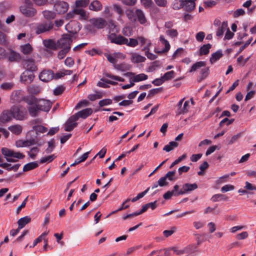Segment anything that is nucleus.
Segmentation results:
<instances>
[{
  "instance_id": "46",
  "label": "nucleus",
  "mask_w": 256,
  "mask_h": 256,
  "mask_svg": "<svg viewBox=\"0 0 256 256\" xmlns=\"http://www.w3.org/2000/svg\"><path fill=\"white\" fill-rule=\"evenodd\" d=\"M228 199V197L226 196L225 195L222 194H216L214 195L212 198L211 200L214 202H216L220 200H226Z\"/></svg>"
},
{
  "instance_id": "3",
  "label": "nucleus",
  "mask_w": 256,
  "mask_h": 256,
  "mask_svg": "<svg viewBox=\"0 0 256 256\" xmlns=\"http://www.w3.org/2000/svg\"><path fill=\"white\" fill-rule=\"evenodd\" d=\"M21 13L27 17H32L36 14V10L33 8V4L30 0H25L20 7Z\"/></svg>"
},
{
  "instance_id": "52",
  "label": "nucleus",
  "mask_w": 256,
  "mask_h": 256,
  "mask_svg": "<svg viewBox=\"0 0 256 256\" xmlns=\"http://www.w3.org/2000/svg\"><path fill=\"white\" fill-rule=\"evenodd\" d=\"M14 86L12 82H4L0 84V88L4 90H9L12 89Z\"/></svg>"
},
{
  "instance_id": "58",
  "label": "nucleus",
  "mask_w": 256,
  "mask_h": 256,
  "mask_svg": "<svg viewBox=\"0 0 256 256\" xmlns=\"http://www.w3.org/2000/svg\"><path fill=\"white\" fill-rule=\"evenodd\" d=\"M106 76L110 78V79H112V80H114L122 82L124 81V78H123L120 76H114V75L110 74H106Z\"/></svg>"
},
{
  "instance_id": "48",
  "label": "nucleus",
  "mask_w": 256,
  "mask_h": 256,
  "mask_svg": "<svg viewBox=\"0 0 256 256\" xmlns=\"http://www.w3.org/2000/svg\"><path fill=\"white\" fill-rule=\"evenodd\" d=\"M28 91L32 94H37L40 91V88L36 85H32L28 88Z\"/></svg>"
},
{
  "instance_id": "20",
  "label": "nucleus",
  "mask_w": 256,
  "mask_h": 256,
  "mask_svg": "<svg viewBox=\"0 0 256 256\" xmlns=\"http://www.w3.org/2000/svg\"><path fill=\"white\" fill-rule=\"evenodd\" d=\"M30 72L26 70L20 76V80L22 82L25 84L30 83L32 82L34 78V75L32 73H29Z\"/></svg>"
},
{
  "instance_id": "13",
  "label": "nucleus",
  "mask_w": 256,
  "mask_h": 256,
  "mask_svg": "<svg viewBox=\"0 0 256 256\" xmlns=\"http://www.w3.org/2000/svg\"><path fill=\"white\" fill-rule=\"evenodd\" d=\"M76 117H74L73 115L70 116L64 124V130L67 132L72 131L75 127L78 125V123L76 122Z\"/></svg>"
},
{
  "instance_id": "40",
  "label": "nucleus",
  "mask_w": 256,
  "mask_h": 256,
  "mask_svg": "<svg viewBox=\"0 0 256 256\" xmlns=\"http://www.w3.org/2000/svg\"><path fill=\"white\" fill-rule=\"evenodd\" d=\"M212 47V45L210 44H204L202 46L200 49V55H206L210 52V50Z\"/></svg>"
},
{
  "instance_id": "53",
  "label": "nucleus",
  "mask_w": 256,
  "mask_h": 256,
  "mask_svg": "<svg viewBox=\"0 0 256 256\" xmlns=\"http://www.w3.org/2000/svg\"><path fill=\"white\" fill-rule=\"evenodd\" d=\"M56 156L54 154H52L46 157H44L40 158V162L48 163L52 162Z\"/></svg>"
},
{
  "instance_id": "35",
  "label": "nucleus",
  "mask_w": 256,
  "mask_h": 256,
  "mask_svg": "<svg viewBox=\"0 0 256 256\" xmlns=\"http://www.w3.org/2000/svg\"><path fill=\"white\" fill-rule=\"evenodd\" d=\"M102 8V4L101 3L97 0H94L90 4L89 9L98 12L101 10Z\"/></svg>"
},
{
  "instance_id": "44",
  "label": "nucleus",
  "mask_w": 256,
  "mask_h": 256,
  "mask_svg": "<svg viewBox=\"0 0 256 256\" xmlns=\"http://www.w3.org/2000/svg\"><path fill=\"white\" fill-rule=\"evenodd\" d=\"M42 14L44 17L48 20H51L56 18V14L50 10L43 11Z\"/></svg>"
},
{
  "instance_id": "64",
  "label": "nucleus",
  "mask_w": 256,
  "mask_h": 256,
  "mask_svg": "<svg viewBox=\"0 0 256 256\" xmlns=\"http://www.w3.org/2000/svg\"><path fill=\"white\" fill-rule=\"evenodd\" d=\"M176 227H172L170 230H165L163 232V234L166 237H168L172 234L176 230Z\"/></svg>"
},
{
  "instance_id": "8",
  "label": "nucleus",
  "mask_w": 256,
  "mask_h": 256,
  "mask_svg": "<svg viewBox=\"0 0 256 256\" xmlns=\"http://www.w3.org/2000/svg\"><path fill=\"white\" fill-rule=\"evenodd\" d=\"M72 42V40L70 36L66 34L58 40L57 42L58 48H68L70 49V44Z\"/></svg>"
},
{
  "instance_id": "36",
  "label": "nucleus",
  "mask_w": 256,
  "mask_h": 256,
  "mask_svg": "<svg viewBox=\"0 0 256 256\" xmlns=\"http://www.w3.org/2000/svg\"><path fill=\"white\" fill-rule=\"evenodd\" d=\"M124 44L130 47L134 48L138 46V36L136 38H126V41L124 42Z\"/></svg>"
},
{
  "instance_id": "7",
  "label": "nucleus",
  "mask_w": 256,
  "mask_h": 256,
  "mask_svg": "<svg viewBox=\"0 0 256 256\" xmlns=\"http://www.w3.org/2000/svg\"><path fill=\"white\" fill-rule=\"evenodd\" d=\"M184 98L180 100L177 104V110H176V114L180 115L186 113L190 107V102L189 100L186 101L184 104Z\"/></svg>"
},
{
  "instance_id": "30",
  "label": "nucleus",
  "mask_w": 256,
  "mask_h": 256,
  "mask_svg": "<svg viewBox=\"0 0 256 256\" xmlns=\"http://www.w3.org/2000/svg\"><path fill=\"white\" fill-rule=\"evenodd\" d=\"M20 164H14V165H12L8 163H2L0 164V167L5 168L6 170L8 171H16Z\"/></svg>"
},
{
  "instance_id": "57",
  "label": "nucleus",
  "mask_w": 256,
  "mask_h": 256,
  "mask_svg": "<svg viewBox=\"0 0 256 256\" xmlns=\"http://www.w3.org/2000/svg\"><path fill=\"white\" fill-rule=\"evenodd\" d=\"M75 22H70L68 24L66 25L65 28L66 30L70 33H74L76 32V30L73 29L72 28V26L73 24H75Z\"/></svg>"
},
{
  "instance_id": "11",
  "label": "nucleus",
  "mask_w": 256,
  "mask_h": 256,
  "mask_svg": "<svg viewBox=\"0 0 256 256\" xmlns=\"http://www.w3.org/2000/svg\"><path fill=\"white\" fill-rule=\"evenodd\" d=\"M36 106L40 110L48 112L52 106V102L48 100L41 99L37 100Z\"/></svg>"
},
{
  "instance_id": "51",
  "label": "nucleus",
  "mask_w": 256,
  "mask_h": 256,
  "mask_svg": "<svg viewBox=\"0 0 256 256\" xmlns=\"http://www.w3.org/2000/svg\"><path fill=\"white\" fill-rule=\"evenodd\" d=\"M39 152V149L37 147H34L28 152V154L32 159H34Z\"/></svg>"
},
{
  "instance_id": "38",
  "label": "nucleus",
  "mask_w": 256,
  "mask_h": 256,
  "mask_svg": "<svg viewBox=\"0 0 256 256\" xmlns=\"http://www.w3.org/2000/svg\"><path fill=\"white\" fill-rule=\"evenodd\" d=\"M206 66V62L203 61H200L196 62L194 64L190 70L188 71L189 72H196V70H198L200 68L203 66Z\"/></svg>"
},
{
  "instance_id": "24",
  "label": "nucleus",
  "mask_w": 256,
  "mask_h": 256,
  "mask_svg": "<svg viewBox=\"0 0 256 256\" xmlns=\"http://www.w3.org/2000/svg\"><path fill=\"white\" fill-rule=\"evenodd\" d=\"M12 116L10 110H5L2 112L0 116V124H4L12 120Z\"/></svg>"
},
{
  "instance_id": "4",
  "label": "nucleus",
  "mask_w": 256,
  "mask_h": 256,
  "mask_svg": "<svg viewBox=\"0 0 256 256\" xmlns=\"http://www.w3.org/2000/svg\"><path fill=\"white\" fill-rule=\"evenodd\" d=\"M91 24H88L86 26L87 30L91 32L94 33L95 30L94 27L98 29H102L104 28L106 25V21L102 18H92L90 20Z\"/></svg>"
},
{
  "instance_id": "25",
  "label": "nucleus",
  "mask_w": 256,
  "mask_h": 256,
  "mask_svg": "<svg viewBox=\"0 0 256 256\" xmlns=\"http://www.w3.org/2000/svg\"><path fill=\"white\" fill-rule=\"evenodd\" d=\"M182 2V8L186 10H192L195 7L196 0H180Z\"/></svg>"
},
{
  "instance_id": "1",
  "label": "nucleus",
  "mask_w": 256,
  "mask_h": 256,
  "mask_svg": "<svg viewBox=\"0 0 256 256\" xmlns=\"http://www.w3.org/2000/svg\"><path fill=\"white\" fill-rule=\"evenodd\" d=\"M2 152L8 162H15L16 160L15 158L22 159L24 158V155L22 154L14 152L6 148H2Z\"/></svg>"
},
{
  "instance_id": "16",
  "label": "nucleus",
  "mask_w": 256,
  "mask_h": 256,
  "mask_svg": "<svg viewBox=\"0 0 256 256\" xmlns=\"http://www.w3.org/2000/svg\"><path fill=\"white\" fill-rule=\"evenodd\" d=\"M138 43H140L141 46H143L142 50H150L152 46L151 40L143 36H138Z\"/></svg>"
},
{
  "instance_id": "27",
  "label": "nucleus",
  "mask_w": 256,
  "mask_h": 256,
  "mask_svg": "<svg viewBox=\"0 0 256 256\" xmlns=\"http://www.w3.org/2000/svg\"><path fill=\"white\" fill-rule=\"evenodd\" d=\"M74 12L76 14L80 16V20H86L88 18V14L83 9L76 7L74 9Z\"/></svg>"
},
{
  "instance_id": "18",
  "label": "nucleus",
  "mask_w": 256,
  "mask_h": 256,
  "mask_svg": "<svg viewBox=\"0 0 256 256\" xmlns=\"http://www.w3.org/2000/svg\"><path fill=\"white\" fill-rule=\"evenodd\" d=\"M6 57L10 62H18L22 59L20 54L13 50H10L9 52L7 53Z\"/></svg>"
},
{
  "instance_id": "60",
  "label": "nucleus",
  "mask_w": 256,
  "mask_h": 256,
  "mask_svg": "<svg viewBox=\"0 0 256 256\" xmlns=\"http://www.w3.org/2000/svg\"><path fill=\"white\" fill-rule=\"evenodd\" d=\"M205 37V33L203 32H200L196 35V38L198 42H202Z\"/></svg>"
},
{
  "instance_id": "6",
  "label": "nucleus",
  "mask_w": 256,
  "mask_h": 256,
  "mask_svg": "<svg viewBox=\"0 0 256 256\" xmlns=\"http://www.w3.org/2000/svg\"><path fill=\"white\" fill-rule=\"evenodd\" d=\"M22 64L26 70L31 72H36L38 70L36 62L32 58H29L24 60L22 62Z\"/></svg>"
},
{
  "instance_id": "31",
  "label": "nucleus",
  "mask_w": 256,
  "mask_h": 256,
  "mask_svg": "<svg viewBox=\"0 0 256 256\" xmlns=\"http://www.w3.org/2000/svg\"><path fill=\"white\" fill-rule=\"evenodd\" d=\"M228 28V25L227 22H222L216 30V36L218 38H221Z\"/></svg>"
},
{
  "instance_id": "12",
  "label": "nucleus",
  "mask_w": 256,
  "mask_h": 256,
  "mask_svg": "<svg viewBox=\"0 0 256 256\" xmlns=\"http://www.w3.org/2000/svg\"><path fill=\"white\" fill-rule=\"evenodd\" d=\"M198 185L196 184H188L186 183L184 184L181 190L178 192V194H184L188 193L192 190H196L198 188Z\"/></svg>"
},
{
  "instance_id": "5",
  "label": "nucleus",
  "mask_w": 256,
  "mask_h": 256,
  "mask_svg": "<svg viewBox=\"0 0 256 256\" xmlns=\"http://www.w3.org/2000/svg\"><path fill=\"white\" fill-rule=\"evenodd\" d=\"M53 26V24L50 21L38 23L36 26V32L40 34L48 32L52 28Z\"/></svg>"
},
{
  "instance_id": "61",
  "label": "nucleus",
  "mask_w": 256,
  "mask_h": 256,
  "mask_svg": "<svg viewBox=\"0 0 256 256\" xmlns=\"http://www.w3.org/2000/svg\"><path fill=\"white\" fill-rule=\"evenodd\" d=\"M234 187L233 185L226 184L221 188V191L222 192H226L228 191L232 190H234Z\"/></svg>"
},
{
  "instance_id": "26",
  "label": "nucleus",
  "mask_w": 256,
  "mask_h": 256,
  "mask_svg": "<svg viewBox=\"0 0 256 256\" xmlns=\"http://www.w3.org/2000/svg\"><path fill=\"white\" fill-rule=\"evenodd\" d=\"M20 50L24 54L29 55L32 52L34 48L30 44L28 43L20 46Z\"/></svg>"
},
{
  "instance_id": "55",
  "label": "nucleus",
  "mask_w": 256,
  "mask_h": 256,
  "mask_svg": "<svg viewBox=\"0 0 256 256\" xmlns=\"http://www.w3.org/2000/svg\"><path fill=\"white\" fill-rule=\"evenodd\" d=\"M62 50H60L58 54V57L59 59L61 60L64 58L66 54L69 52L70 50H68V48H62Z\"/></svg>"
},
{
  "instance_id": "45",
  "label": "nucleus",
  "mask_w": 256,
  "mask_h": 256,
  "mask_svg": "<svg viewBox=\"0 0 256 256\" xmlns=\"http://www.w3.org/2000/svg\"><path fill=\"white\" fill-rule=\"evenodd\" d=\"M126 14L128 18L131 21L136 20L135 11L132 9H128L126 11Z\"/></svg>"
},
{
  "instance_id": "39",
  "label": "nucleus",
  "mask_w": 256,
  "mask_h": 256,
  "mask_svg": "<svg viewBox=\"0 0 256 256\" xmlns=\"http://www.w3.org/2000/svg\"><path fill=\"white\" fill-rule=\"evenodd\" d=\"M222 56V51L220 50H218L216 52L212 54L210 58V62L211 64H214L216 60H218Z\"/></svg>"
},
{
  "instance_id": "10",
  "label": "nucleus",
  "mask_w": 256,
  "mask_h": 256,
  "mask_svg": "<svg viewBox=\"0 0 256 256\" xmlns=\"http://www.w3.org/2000/svg\"><path fill=\"white\" fill-rule=\"evenodd\" d=\"M108 38L112 43L119 45L124 44V42L126 41V38L124 36L121 35L117 36L114 33L108 35Z\"/></svg>"
},
{
  "instance_id": "50",
  "label": "nucleus",
  "mask_w": 256,
  "mask_h": 256,
  "mask_svg": "<svg viewBox=\"0 0 256 256\" xmlns=\"http://www.w3.org/2000/svg\"><path fill=\"white\" fill-rule=\"evenodd\" d=\"M89 2V0H77L76 2V6L77 8H85Z\"/></svg>"
},
{
  "instance_id": "9",
  "label": "nucleus",
  "mask_w": 256,
  "mask_h": 256,
  "mask_svg": "<svg viewBox=\"0 0 256 256\" xmlns=\"http://www.w3.org/2000/svg\"><path fill=\"white\" fill-rule=\"evenodd\" d=\"M54 10L59 14L66 13L69 8L68 4L64 1H59L54 4Z\"/></svg>"
},
{
  "instance_id": "17",
  "label": "nucleus",
  "mask_w": 256,
  "mask_h": 256,
  "mask_svg": "<svg viewBox=\"0 0 256 256\" xmlns=\"http://www.w3.org/2000/svg\"><path fill=\"white\" fill-rule=\"evenodd\" d=\"M124 76L130 77L133 76L132 78H130V80L133 82H139L142 80H146L148 78V76L144 74H138L135 75L134 73L131 72H128L124 74Z\"/></svg>"
},
{
  "instance_id": "33",
  "label": "nucleus",
  "mask_w": 256,
  "mask_h": 256,
  "mask_svg": "<svg viewBox=\"0 0 256 256\" xmlns=\"http://www.w3.org/2000/svg\"><path fill=\"white\" fill-rule=\"evenodd\" d=\"M108 84L116 85L117 84V82L114 80H104L102 78L98 82L97 86L101 88H108Z\"/></svg>"
},
{
  "instance_id": "15",
  "label": "nucleus",
  "mask_w": 256,
  "mask_h": 256,
  "mask_svg": "<svg viewBox=\"0 0 256 256\" xmlns=\"http://www.w3.org/2000/svg\"><path fill=\"white\" fill-rule=\"evenodd\" d=\"M40 79L44 82H48L54 78V74L50 70H44L39 75Z\"/></svg>"
},
{
  "instance_id": "28",
  "label": "nucleus",
  "mask_w": 256,
  "mask_h": 256,
  "mask_svg": "<svg viewBox=\"0 0 256 256\" xmlns=\"http://www.w3.org/2000/svg\"><path fill=\"white\" fill-rule=\"evenodd\" d=\"M43 44L46 48L52 50H56L58 48L57 42L52 40H43Z\"/></svg>"
},
{
  "instance_id": "43",
  "label": "nucleus",
  "mask_w": 256,
  "mask_h": 256,
  "mask_svg": "<svg viewBox=\"0 0 256 256\" xmlns=\"http://www.w3.org/2000/svg\"><path fill=\"white\" fill-rule=\"evenodd\" d=\"M28 111L29 114L33 117L36 116L38 115L40 110L37 106L36 104L35 106H31L28 108Z\"/></svg>"
},
{
  "instance_id": "19",
  "label": "nucleus",
  "mask_w": 256,
  "mask_h": 256,
  "mask_svg": "<svg viewBox=\"0 0 256 256\" xmlns=\"http://www.w3.org/2000/svg\"><path fill=\"white\" fill-rule=\"evenodd\" d=\"M24 96L21 90L12 92L10 96V100L12 102H18L24 99Z\"/></svg>"
},
{
  "instance_id": "54",
  "label": "nucleus",
  "mask_w": 256,
  "mask_h": 256,
  "mask_svg": "<svg viewBox=\"0 0 256 256\" xmlns=\"http://www.w3.org/2000/svg\"><path fill=\"white\" fill-rule=\"evenodd\" d=\"M162 76L164 81L170 80L174 78V72L173 70L168 72L165 73Z\"/></svg>"
},
{
  "instance_id": "14",
  "label": "nucleus",
  "mask_w": 256,
  "mask_h": 256,
  "mask_svg": "<svg viewBox=\"0 0 256 256\" xmlns=\"http://www.w3.org/2000/svg\"><path fill=\"white\" fill-rule=\"evenodd\" d=\"M159 42L161 44L164 46V48L162 50H158L156 49H155L154 52L158 54L167 52L170 48L168 41L165 38L163 35H160L159 38Z\"/></svg>"
},
{
  "instance_id": "32",
  "label": "nucleus",
  "mask_w": 256,
  "mask_h": 256,
  "mask_svg": "<svg viewBox=\"0 0 256 256\" xmlns=\"http://www.w3.org/2000/svg\"><path fill=\"white\" fill-rule=\"evenodd\" d=\"M31 220V218L28 216H26L20 218L18 221V230L22 228L26 224H28Z\"/></svg>"
},
{
  "instance_id": "29",
  "label": "nucleus",
  "mask_w": 256,
  "mask_h": 256,
  "mask_svg": "<svg viewBox=\"0 0 256 256\" xmlns=\"http://www.w3.org/2000/svg\"><path fill=\"white\" fill-rule=\"evenodd\" d=\"M131 61L134 63H140L144 62L146 58L137 53L133 52L131 54Z\"/></svg>"
},
{
  "instance_id": "37",
  "label": "nucleus",
  "mask_w": 256,
  "mask_h": 256,
  "mask_svg": "<svg viewBox=\"0 0 256 256\" xmlns=\"http://www.w3.org/2000/svg\"><path fill=\"white\" fill-rule=\"evenodd\" d=\"M8 130H10L12 133L18 135L20 134L22 130V127L19 124H15L12 126H10L8 128Z\"/></svg>"
},
{
  "instance_id": "2",
  "label": "nucleus",
  "mask_w": 256,
  "mask_h": 256,
  "mask_svg": "<svg viewBox=\"0 0 256 256\" xmlns=\"http://www.w3.org/2000/svg\"><path fill=\"white\" fill-rule=\"evenodd\" d=\"M10 110L12 117L16 120H22L26 118L27 111L21 106H13Z\"/></svg>"
},
{
  "instance_id": "49",
  "label": "nucleus",
  "mask_w": 256,
  "mask_h": 256,
  "mask_svg": "<svg viewBox=\"0 0 256 256\" xmlns=\"http://www.w3.org/2000/svg\"><path fill=\"white\" fill-rule=\"evenodd\" d=\"M33 130L37 134L39 133H44L47 132L48 128L42 126L38 125L33 126Z\"/></svg>"
},
{
  "instance_id": "63",
  "label": "nucleus",
  "mask_w": 256,
  "mask_h": 256,
  "mask_svg": "<svg viewBox=\"0 0 256 256\" xmlns=\"http://www.w3.org/2000/svg\"><path fill=\"white\" fill-rule=\"evenodd\" d=\"M112 103V100L109 98L108 99H104L100 100L98 104L100 106H105L109 105Z\"/></svg>"
},
{
  "instance_id": "59",
  "label": "nucleus",
  "mask_w": 256,
  "mask_h": 256,
  "mask_svg": "<svg viewBox=\"0 0 256 256\" xmlns=\"http://www.w3.org/2000/svg\"><path fill=\"white\" fill-rule=\"evenodd\" d=\"M122 33L124 36H129L132 34V30L130 27L126 26L122 29Z\"/></svg>"
},
{
  "instance_id": "41",
  "label": "nucleus",
  "mask_w": 256,
  "mask_h": 256,
  "mask_svg": "<svg viewBox=\"0 0 256 256\" xmlns=\"http://www.w3.org/2000/svg\"><path fill=\"white\" fill-rule=\"evenodd\" d=\"M38 166V163L37 162H31L26 164L24 166L23 171L28 172L30 170H33Z\"/></svg>"
},
{
  "instance_id": "62",
  "label": "nucleus",
  "mask_w": 256,
  "mask_h": 256,
  "mask_svg": "<svg viewBox=\"0 0 256 256\" xmlns=\"http://www.w3.org/2000/svg\"><path fill=\"white\" fill-rule=\"evenodd\" d=\"M175 173V171L168 172L164 176L166 179H168L169 180L172 181L175 180L174 177Z\"/></svg>"
},
{
  "instance_id": "42",
  "label": "nucleus",
  "mask_w": 256,
  "mask_h": 256,
  "mask_svg": "<svg viewBox=\"0 0 256 256\" xmlns=\"http://www.w3.org/2000/svg\"><path fill=\"white\" fill-rule=\"evenodd\" d=\"M178 146V142L172 141L170 142L168 144L166 145L163 148V150L166 152H170V151L173 150L174 148H176Z\"/></svg>"
},
{
  "instance_id": "21",
  "label": "nucleus",
  "mask_w": 256,
  "mask_h": 256,
  "mask_svg": "<svg viewBox=\"0 0 256 256\" xmlns=\"http://www.w3.org/2000/svg\"><path fill=\"white\" fill-rule=\"evenodd\" d=\"M136 18L138 21L143 25H146L148 22L147 19L145 16L144 12L140 9H136L135 10Z\"/></svg>"
},
{
  "instance_id": "23",
  "label": "nucleus",
  "mask_w": 256,
  "mask_h": 256,
  "mask_svg": "<svg viewBox=\"0 0 256 256\" xmlns=\"http://www.w3.org/2000/svg\"><path fill=\"white\" fill-rule=\"evenodd\" d=\"M195 246L194 244L188 245L182 249H178L176 247L172 248V250L176 255H182L190 251L192 247Z\"/></svg>"
},
{
  "instance_id": "56",
  "label": "nucleus",
  "mask_w": 256,
  "mask_h": 256,
  "mask_svg": "<svg viewBox=\"0 0 256 256\" xmlns=\"http://www.w3.org/2000/svg\"><path fill=\"white\" fill-rule=\"evenodd\" d=\"M201 69L200 72V76L202 78H205L209 74V68L205 67Z\"/></svg>"
},
{
  "instance_id": "47",
  "label": "nucleus",
  "mask_w": 256,
  "mask_h": 256,
  "mask_svg": "<svg viewBox=\"0 0 256 256\" xmlns=\"http://www.w3.org/2000/svg\"><path fill=\"white\" fill-rule=\"evenodd\" d=\"M166 34L172 38L175 39L178 36V32L175 29H168L165 32Z\"/></svg>"
},
{
  "instance_id": "22",
  "label": "nucleus",
  "mask_w": 256,
  "mask_h": 256,
  "mask_svg": "<svg viewBox=\"0 0 256 256\" xmlns=\"http://www.w3.org/2000/svg\"><path fill=\"white\" fill-rule=\"evenodd\" d=\"M92 112V110L91 108H86L81 111H80L76 113L74 116V117H76V120H78L80 118H86Z\"/></svg>"
},
{
  "instance_id": "34",
  "label": "nucleus",
  "mask_w": 256,
  "mask_h": 256,
  "mask_svg": "<svg viewBox=\"0 0 256 256\" xmlns=\"http://www.w3.org/2000/svg\"><path fill=\"white\" fill-rule=\"evenodd\" d=\"M34 144V140H19L16 142V146L18 148L29 146Z\"/></svg>"
}]
</instances>
